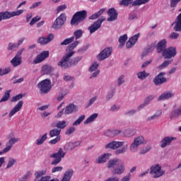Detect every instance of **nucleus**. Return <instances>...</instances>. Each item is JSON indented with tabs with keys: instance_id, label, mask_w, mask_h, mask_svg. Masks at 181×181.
<instances>
[{
	"instance_id": "obj_1",
	"label": "nucleus",
	"mask_w": 181,
	"mask_h": 181,
	"mask_svg": "<svg viewBox=\"0 0 181 181\" xmlns=\"http://www.w3.org/2000/svg\"><path fill=\"white\" fill-rule=\"evenodd\" d=\"M78 45V41H75L72 44L69 45L66 47V52L67 53L65 54V55L62 57V59L60 60V62L58 63V66L62 69H69L70 66H71V60H70V57L76 53L74 51V49L77 47Z\"/></svg>"
},
{
	"instance_id": "obj_2",
	"label": "nucleus",
	"mask_w": 181,
	"mask_h": 181,
	"mask_svg": "<svg viewBox=\"0 0 181 181\" xmlns=\"http://www.w3.org/2000/svg\"><path fill=\"white\" fill-rule=\"evenodd\" d=\"M107 169H113L112 173L113 175H122L125 172V163L119 158L110 159L106 165Z\"/></svg>"
},
{
	"instance_id": "obj_3",
	"label": "nucleus",
	"mask_w": 181,
	"mask_h": 181,
	"mask_svg": "<svg viewBox=\"0 0 181 181\" xmlns=\"http://www.w3.org/2000/svg\"><path fill=\"white\" fill-rule=\"evenodd\" d=\"M148 140L144 136H139L134 139L133 142L130 144L129 151L132 153H136L139 151L141 145H146Z\"/></svg>"
},
{
	"instance_id": "obj_4",
	"label": "nucleus",
	"mask_w": 181,
	"mask_h": 181,
	"mask_svg": "<svg viewBox=\"0 0 181 181\" xmlns=\"http://www.w3.org/2000/svg\"><path fill=\"white\" fill-rule=\"evenodd\" d=\"M87 18V11L86 10L76 12L71 20V25L77 26L78 23L85 21Z\"/></svg>"
},
{
	"instance_id": "obj_5",
	"label": "nucleus",
	"mask_w": 181,
	"mask_h": 181,
	"mask_svg": "<svg viewBox=\"0 0 181 181\" xmlns=\"http://www.w3.org/2000/svg\"><path fill=\"white\" fill-rule=\"evenodd\" d=\"M150 175L153 179L162 177L165 175V170L159 164H154L150 168Z\"/></svg>"
},
{
	"instance_id": "obj_6",
	"label": "nucleus",
	"mask_w": 181,
	"mask_h": 181,
	"mask_svg": "<svg viewBox=\"0 0 181 181\" xmlns=\"http://www.w3.org/2000/svg\"><path fill=\"white\" fill-rule=\"evenodd\" d=\"M41 94H47L52 90V81L50 79H44L37 85Z\"/></svg>"
},
{
	"instance_id": "obj_7",
	"label": "nucleus",
	"mask_w": 181,
	"mask_h": 181,
	"mask_svg": "<svg viewBox=\"0 0 181 181\" xmlns=\"http://www.w3.org/2000/svg\"><path fill=\"white\" fill-rule=\"evenodd\" d=\"M25 12L22 9L16 10V11H5L0 12V22L3 21H6L11 19V18H15V16H21Z\"/></svg>"
},
{
	"instance_id": "obj_8",
	"label": "nucleus",
	"mask_w": 181,
	"mask_h": 181,
	"mask_svg": "<svg viewBox=\"0 0 181 181\" xmlns=\"http://www.w3.org/2000/svg\"><path fill=\"white\" fill-rule=\"evenodd\" d=\"M66 156V152L63 151V148H60L57 153L50 155V158H54V159L51 162V165L56 166L62 162V159Z\"/></svg>"
},
{
	"instance_id": "obj_9",
	"label": "nucleus",
	"mask_w": 181,
	"mask_h": 181,
	"mask_svg": "<svg viewBox=\"0 0 181 181\" xmlns=\"http://www.w3.org/2000/svg\"><path fill=\"white\" fill-rule=\"evenodd\" d=\"M122 0L119 2V5H123L124 6H128L132 4V6H141V5H145V4H148L151 0ZM133 1V2H132Z\"/></svg>"
},
{
	"instance_id": "obj_10",
	"label": "nucleus",
	"mask_w": 181,
	"mask_h": 181,
	"mask_svg": "<svg viewBox=\"0 0 181 181\" xmlns=\"http://www.w3.org/2000/svg\"><path fill=\"white\" fill-rule=\"evenodd\" d=\"M66 21H67V17H66V14L62 13L58 18L54 21L52 28L55 30L62 29V27L64 23H66Z\"/></svg>"
},
{
	"instance_id": "obj_11",
	"label": "nucleus",
	"mask_w": 181,
	"mask_h": 181,
	"mask_svg": "<svg viewBox=\"0 0 181 181\" xmlns=\"http://www.w3.org/2000/svg\"><path fill=\"white\" fill-rule=\"evenodd\" d=\"M100 66V64L97 62H93L90 66L88 69L89 73H90V76L89 78H95L96 77H98V75L100 74V69H98V67Z\"/></svg>"
},
{
	"instance_id": "obj_12",
	"label": "nucleus",
	"mask_w": 181,
	"mask_h": 181,
	"mask_svg": "<svg viewBox=\"0 0 181 181\" xmlns=\"http://www.w3.org/2000/svg\"><path fill=\"white\" fill-rule=\"evenodd\" d=\"M104 21H105V17L102 16L96 21H95L92 25H90V26L88 27V30H89L91 35L92 33L97 32V30H98V29L101 28V25L103 24V22H104Z\"/></svg>"
},
{
	"instance_id": "obj_13",
	"label": "nucleus",
	"mask_w": 181,
	"mask_h": 181,
	"mask_svg": "<svg viewBox=\"0 0 181 181\" xmlns=\"http://www.w3.org/2000/svg\"><path fill=\"white\" fill-rule=\"evenodd\" d=\"M177 54V52L176 50V47H170L165 49L162 53L164 59H172V57H175Z\"/></svg>"
},
{
	"instance_id": "obj_14",
	"label": "nucleus",
	"mask_w": 181,
	"mask_h": 181,
	"mask_svg": "<svg viewBox=\"0 0 181 181\" xmlns=\"http://www.w3.org/2000/svg\"><path fill=\"white\" fill-rule=\"evenodd\" d=\"M111 53H112V49L110 47L105 48L99 54L97 55V59L99 62H102V60L108 59V57L111 56Z\"/></svg>"
},
{
	"instance_id": "obj_15",
	"label": "nucleus",
	"mask_w": 181,
	"mask_h": 181,
	"mask_svg": "<svg viewBox=\"0 0 181 181\" xmlns=\"http://www.w3.org/2000/svg\"><path fill=\"white\" fill-rule=\"evenodd\" d=\"M49 51H43L40 53L35 59H33L34 64H39V63H42L44 60H46L47 57H49Z\"/></svg>"
},
{
	"instance_id": "obj_16",
	"label": "nucleus",
	"mask_w": 181,
	"mask_h": 181,
	"mask_svg": "<svg viewBox=\"0 0 181 181\" xmlns=\"http://www.w3.org/2000/svg\"><path fill=\"white\" fill-rule=\"evenodd\" d=\"M125 145V141H111L105 146V149H118L121 146Z\"/></svg>"
},
{
	"instance_id": "obj_17",
	"label": "nucleus",
	"mask_w": 181,
	"mask_h": 181,
	"mask_svg": "<svg viewBox=\"0 0 181 181\" xmlns=\"http://www.w3.org/2000/svg\"><path fill=\"white\" fill-rule=\"evenodd\" d=\"M22 107H23V101L20 100L14 106V107H13L10 110V112L8 113V118H12V117H13V115H15V114H16L17 112H19V111H21V110H22Z\"/></svg>"
},
{
	"instance_id": "obj_18",
	"label": "nucleus",
	"mask_w": 181,
	"mask_h": 181,
	"mask_svg": "<svg viewBox=\"0 0 181 181\" xmlns=\"http://www.w3.org/2000/svg\"><path fill=\"white\" fill-rule=\"evenodd\" d=\"M77 111H78V106L73 103H70L65 107L64 115H70V114H76Z\"/></svg>"
},
{
	"instance_id": "obj_19",
	"label": "nucleus",
	"mask_w": 181,
	"mask_h": 181,
	"mask_svg": "<svg viewBox=\"0 0 181 181\" xmlns=\"http://www.w3.org/2000/svg\"><path fill=\"white\" fill-rule=\"evenodd\" d=\"M112 154L110 153H105L103 154H101L95 160V163H98V165H101V163H105L107 160L111 158Z\"/></svg>"
},
{
	"instance_id": "obj_20",
	"label": "nucleus",
	"mask_w": 181,
	"mask_h": 181,
	"mask_svg": "<svg viewBox=\"0 0 181 181\" xmlns=\"http://www.w3.org/2000/svg\"><path fill=\"white\" fill-rule=\"evenodd\" d=\"M140 35L141 34L139 33L133 35L132 37H130L126 44L127 48L131 49V47H134L136 42H138V39L139 38Z\"/></svg>"
},
{
	"instance_id": "obj_21",
	"label": "nucleus",
	"mask_w": 181,
	"mask_h": 181,
	"mask_svg": "<svg viewBox=\"0 0 181 181\" xmlns=\"http://www.w3.org/2000/svg\"><path fill=\"white\" fill-rule=\"evenodd\" d=\"M165 73L161 72L153 79V83L156 86H161L163 83H166V78H165Z\"/></svg>"
},
{
	"instance_id": "obj_22",
	"label": "nucleus",
	"mask_w": 181,
	"mask_h": 181,
	"mask_svg": "<svg viewBox=\"0 0 181 181\" xmlns=\"http://www.w3.org/2000/svg\"><path fill=\"white\" fill-rule=\"evenodd\" d=\"M107 15L109 16L107 18V22H114V21H117L118 18V13L114 8H110L107 11Z\"/></svg>"
},
{
	"instance_id": "obj_23",
	"label": "nucleus",
	"mask_w": 181,
	"mask_h": 181,
	"mask_svg": "<svg viewBox=\"0 0 181 181\" xmlns=\"http://www.w3.org/2000/svg\"><path fill=\"white\" fill-rule=\"evenodd\" d=\"M53 39H54V35H53V34H49L46 37H39L37 40V43H40V45H47V43H50Z\"/></svg>"
},
{
	"instance_id": "obj_24",
	"label": "nucleus",
	"mask_w": 181,
	"mask_h": 181,
	"mask_svg": "<svg viewBox=\"0 0 181 181\" xmlns=\"http://www.w3.org/2000/svg\"><path fill=\"white\" fill-rule=\"evenodd\" d=\"M167 44L168 41L166 40V39H163L159 41L156 46L157 53H163V52L166 50Z\"/></svg>"
},
{
	"instance_id": "obj_25",
	"label": "nucleus",
	"mask_w": 181,
	"mask_h": 181,
	"mask_svg": "<svg viewBox=\"0 0 181 181\" xmlns=\"http://www.w3.org/2000/svg\"><path fill=\"white\" fill-rule=\"evenodd\" d=\"M176 140L175 137L172 136H165L160 141L161 148H166V146H169L173 142V141Z\"/></svg>"
},
{
	"instance_id": "obj_26",
	"label": "nucleus",
	"mask_w": 181,
	"mask_h": 181,
	"mask_svg": "<svg viewBox=\"0 0 181 181\" xmlns=\"http://www.w3.org/2000/svg\"><path fill=\"white\" fill-rule=\"evenodd\" d=\"M175 95V93L172 91H166L162 93L158 98V101H165V100H169Z\"/></svg>"
},
{
	"instance_id": "obj_27",
	"label": "nucleus",
	"mask_w": 181,
	"mask_h": 181,
	"mask_svg": "<svg viewBox=\"0 0 181 181\" xmlns=\"http://www.w3.org/2000/svg\"><path fill=\"white\" fill-rule=\"evenodd\" d=\"M81 144V141H76L74 143L73 142L67 143L64 146V149H65V151H73L74 148H77V146H80Z\"/></svg>"
},
{
	"instance_id": "obj_28",
	"label": "nucleus",
	"mask_w": 181,
	"mask_h": 181,
	"mask_svg": "<svg viewBox=\"0 0 181 181\" xmlns=\"http://www.w3.org/2000/svg\"><path fill=\"white\" fill-rule=\"evenodd\" d=\"M136 134V129H126L123 131V135L126 138H131Z\"/></svg>"
},
{
	"instance_id": "obj_29",
	"label": "nucleus",
	"mask_w": 181,
	"mask_h": 181,
	"mask_svg": "<svg viewBox=\"0 0 181 181\" xmlns=\"http://www.w3.org/2000/svg\"><path fill=\"white\" fill-rule=\"evenodd\" d=\"M47 173V169L39 170L35 171L34 175L35 179L34 180H38L39 179L42 178V176H45Z\"/></svg>"
},
{
	"instance_id": "obj_30",
	"label": "nucleus",
	"mask_w": 181,
	"mask_h": 181,
	"mask_svg": "<svg viewBox=\"0 0 181 181\" xmlns=\"http://www.w3.org/2000/svg\"><path fill=\"white\" fill-rule=\"evenodd\" d=\"M54 69L49 64H45L41 67L42 74H50Z\"/></svg>"
},
{
	"instance_id": "obj_31",
	"label": "nucleus",
	"mask_w": 181,
	"mask_h": 181,
	"mask_svg": "<svg viewBox=\"0 0 181 181\" xmlns=\"http://www.w3.org/2000/svg\"><path fill=\"white\" fill-rule=\"evenodd\" d=\"M97 118H98V113H93L86 119L83 124L84 125H88V124H91V122H94Z\"/></svg>"
},
{
	"instance_id": "obj_32",
	"label": "nucleus",
	"mask_w": 181,
	"mask_h": 181,
	"mask_svg": "<svg viewBox=\"0 0 181 181\" xmlns=\"http://www.w3.org/2000/svg\"><path fill=\"white\" fill-rule=\"evenodd\" d=\"M181 115V105L177 107L176 110H173L170 114V119H175V118H177V117H180Z\"/></svg>"
},
{
	"instance_id": "obj_33",
	"label": "nucleus",
	"mask_w": 181,
	"mask_h": 181,
	"mask_svg": "<svg viewBox=\"0 0 181 181\" xmlns=\"http://www.w3.org/2000/svg\"><path fill=\"white\" fill-rule=\"evenodd\" d=\"M128 40V35L124 34L119 37V49H122L125 46V42Z\"/></svg>"
},
{
	"instance_id": "obj_34",
	"label": "nucleus",
	"mask_w": 181,
	"mask_h": 181,
	"mask_svg": "<svg viewBox=\"0 0 181 181\" xmlns=\"http://www.w3.org/2000/svg\"><path fill=\"white\" fill-rule=\"evenodd\" d=\"M46 139H47V133L43 134L40 138L37 139L35 141V145L37 146H40V145H43Z\"/></svg>"
},
{
	"instance_id": "obj_35",
	"label": "nucleus",
	"mask_w": 181,
	"mask_h": 181,
	"mask_svg": "<svg viewBox=\"0 0 181 181\" xmlns=\"http://www.w3.org/2000/svg\"><path fill=\"white\" fill-rule=\"evenodd\" d=\"M104 12H105V8H101L99 11L90 16L89 17V19H90L91 21H94L98 18H100V16H101V15L103 14Z\"/></svg>"
},
{
	"instance_id": "obj_36",
	"label": "nucleus",
	"mask_w": 181,
	"mask_h": 181,
	"mask_svg": "<svg viewBox=\"0 0 181 181\" xmlns=\"http://www.w3.org/2000/svg\"><path fill=\"white\" fill-rule=\"evenodd\" d=\"M67 125H69V122H66V120L59 121L56 124V127L58 129H64Z\"/></svg>"
},
{
	"instance_id": "obj_37",
	"label": "nucleus",
	"mask_w": 181,
	"mask_h": 181,
	"mask_svg": "<svg viewBox=\"0 0 181 181\" xmlns=\"http://www.w3.org/2000/svg\"><path fill=\"white\" fill-rule=\"evenodd\" d=\"M60 132H62V130L59 129H53L49 132V136L51 138H54V136H60Z\"/></svg>"
},
{
	"instance_id": "obj_38",
	"label": "nucleus",
	"mask_w": 181,
	"mask_h": 181,
	"mask_svg": "<svg viewBox=\"0 0 181 181\" xmlns=\"http://www.w3.org/2000/svg\"><path fill=\"white\" fill-rule=\"evenodd\" d=\"M22 63V58L21 57H15L12 60H11V64L14 67H16L17 66H19Z\"/></svg>"
},
{
	"instance_id": "obj_39",
	"label": "nucleus",
	"mask_w": 181,
	"mask_h": 181,
	"mask_svg": "<svg viewBox=\"0 0 181 181\" xmlns=\"http://www.w3.org/2000/svg\"><path fill=\"white\" fill-rule=\"evenodd\" d=\"M11 98V90H8L5 92L2 98L0 100V103H5V101H8Z\"/></svg>"
},
{
	"instance_id": "obj_40",
	"label": "nucleus",
	"mask_w": 181,
	"mask_h": 181,
	"mask_svg": "<svg viewBox=\"0 0 181 181\" xmlns=\"http://www.w3.org/2000/svg\"><path fill=\"white\" fill-rule=\"evenodd\" d=\"M136 76L139 80H145L148 76H149V74L146 73L145 71H140L136 74Z\"/></svg>"
},
{
	"instance_id": "obj_41",
	"label": "nucleus",
	"mask_w": 181,
	"mask_h": 181,
	"mask_svg": "<svg viewBox=\"0 0 181 181\" xmlns=\"http://www.w3.org/2000/svg\"><path fill=\"white\" fill-rule=\"evenodd\" d=\"M83 119H86V116L84 115L79 116L78 119L73 123V127H78V125H80V124L83 122Z\"/></svg>"
},
{
	"instance_id": "obj_42",
	"label": "nucleus",
	"mask_w": 181,
	"mask_h": 181,
	"mask_svg": "<svg viewBox=\"0 0 181 181\" xmlns=\"http://www.w3.org/2000/svg\"><path fill=\"white\" fill-rule=\"evenodd\" d=\"M83 33H84V31L83 30H76L74 33V37H75L76 40L78 39H81V37H83Z\"/></svg>"
},
{
	"instance_id": "obj_43",
	"label": "nucleus",
	"mask_w": 181,
	"mask_h": 181,
	"mask_svg": "<svg viewBox=\"0 0 181 181\" xmlns=\"http://www.w3.org/2000/svg\"><path fill=\"white\" fill-rule=\"evenodd\" d=\"M74 41V36H71V37L66 38L64 41H62L60 43V45L61 46H67V45H70V43H71Z\"/></svg>"
},
{
	"instance_id": "obj_44",
	"label": "nucleus",
	"mask_w": 181,
	"mask_h": 181,
	"mask_svg": "<svg viewBox=\"0 0 181 181\" xmlns=\"http://www.w3.org/2000/svg\"><path fill=\"white\" fill-rule=\"evenodd\" d=\"M155 49V44H151L148 45L145 49L144 54V56H146V54L153 52V49Z\"/></svg>"
},
{
	"instance_id": "obj_45",
	"label": "nucleus",
	"mask_w": 181,
	"mask_h": 181,
	"mask_svg": "<svg viewBox=\"0 0 181 181\" xmlns=\"http://www.w3.org/2000/svg\"><path fill=\"white\" fill-rule=\"evenodd\" d=\"M13 165H16V160L12 158H8V161L6 167V169H11V168H12Z\"/></svg>"
},
{
	"instance_id": "obj_46",
	"label": "nucleus",
	"mask_w": 181,
	"mask_h": 181,
	"mask_svg": "<svg viewBox=\"0 0 181 181\" xmlns=\"http://www.w3.org/2000/svg\"><path fill=\"white\" fill-rule=\"evenodd\" d=\"M128 151V144H126L124 146L117 149L116 151V155H119L121 153H125Z\"/></svg>"
},
{
	"instance_id": "obj_47",
	"label": "nucleus",
	"mask_w": 181,
	"mask_h": 181,
	"mask_svg": "<svg viewBox=\"0 0 181 181\" xmlns=\"http://www.w3.org/2000/svg\"><path fill=\"white\" fill-rule=\"evenodd\" d=\"M181 0H170V6L172 8V11H175V8L177 6L179 2H180Z\"/></svg>"
},
{
	"instance_id": "obj_48",
	"label": "nucleus",
	"mask_w": 181,
	"mask_h": 181,
	"mask_svg": "<svg viewBox=\"0 0 181 181\" xmlns=\"http://www.w3.org/2000/svg\"><path fill=\"white\" fill-rule=\"evenodd\" d=\"M171 63H172V61H170V60L164 61L163 63H162L159 66L158 69L160 70H163V69H166V67H168Z\"/></svg>"
},
{
	"instance_id": "obj_49",
	"label": "nucleus",
	"mask_w": 181,
	"mask_h": 181,
	"mask_svg": "<svg viewBox=\"0 0 181 181\" xmlns=\"http://www.w3.org/2000/svg\"><path fill=\"white\" fill-rule=\"evenodd\" d=\"M125 75L122 74L117 78V86H122L125 83Z\"/></svg>"
},
{
	"instance_id": "obj_50",
	"label": "nucleus",
	"mask_w": 181,
	"mask_h": 181,
	"mask_svg": "<svg viewBox=\"0 0 181 181\" xmlns=\"http://www.w3.org/2000/svg\"><path fill=\"white\" fill-rule=\"evenodd\" d=\"M11 73V68L10 67H6L5 69H0V77L1 76H5L8 74Z\"/></svg>"
},
{
	"instance_id": "obj_51",
	"label": "nucleus",
	"mask_w": 181,
	"mask_h": 181,
	"mask_svg": "<svg viewBox=\"0 0 181 181\" xmlns=\"http://www.w3.org/2000/svg\"><path fill=\"white\" fill-rule=\"evenodd\" d=\"M74 132H76V127H70L66 130L65 135H71V134H74Z\"/></svg>"
},
{
	"instance_id": "obj_52",
	"label": "nucleus",
	"mask_w": 181,
	"mask_h": 181,
	"mask_svg": "<svg viewBox=\"0 0 181 181\" xmlns=\"http://www.w3.org/2000/svg\"><path fill=\"white\" fill-rule=\"evenodd\" d=\"M19 141V138H16V137H13L11 138L8 142L7 143L9 146H11V147L13 146V145H15V144H16V142H18Z\"/></svg>"
},
{
	"instance_id": "obj_53",
	"label": "nucleus",
	"mask_w": 181,
	"mask_h": 181,
	"mask_svg": "<svg viewBox=\"0 0 181 181\" xmlns=\"http://www.w3.org/2000/svg\"><path fill=\"white\" fill-rule=\"evenodd\" d=\"M151 146H146V147H144L139 152L140 155H145V153H147V152H149L151 149Z\"/></svg>"
},
{
	"instance_id": "obj_54",
	"label": "nucleus",
	"mask_w": 181,
	"mask_h": 181,
	"mask_svg": "<svg viewBox=\"0 0 181 181\" xmlns=\"http://www.w3.org/2000/svg\"><path fill=\"white\" fill-rule=\"evenodd\" d=\"M169 38H170L171 40H176V39H178V38H179V33H176V32H173V33H172L170 35Z\"/></svg>"
},
{
	"instance_id": "obj_55",
	"label": "nucleus",
	"mask_w": 181,
	"mask_h": 181,
	"mask_svg": "<svg viewBox=\"0 0 181 181\" xmlns=\"http://www.w3.org/2000/svg\"><path fill=\"white\" fill-rule=\"evenodd\" d=\"M39 21H40V17H39V16L33 18L31 19V21L30 22V25L33 26V25H35V23H36L37 22H39Z\"/></svg>"
},
{
	"instance_id": "obj_56",
	"label": "nucleus",
	"mask_w": 181,
	"mask_h": 181,
	"mask_svg": "<svg viewBox=\"0 0 181 181\" xmlns=\"http://www.w3.org/2000/svg\"><path fill=\"white\" fill-rule=\"evenodd\" d=\"M22 97H23V95L22 94H18L16 96H13L11 98V103H16V101H19V100H21Z\"/></svg>"
},
{
	"instance_id": "obj_57",
	"label": "nucleus",
	"mask_w": 181,
	"mask_h": 181,
	"mask_svg": "<svg viewBox=\"0 0 181 181\" xmlns=\"http://www.w3.org/2000/svg\"><path fill=\"white\" fill-rule=\"evenodd\" d=\"M154 98L155 95H150L146 98V99L144 100V103H146V104L148 105V104H149L151 101H152Z\"/></svg>"
},
{
	"instance_id": "obj_58",
	"label": "nucleus",
	"mask_w": 181,
	"mask_h": 181,
	"mask_svg": "<svg viewBox=\"0 0 181 181\" xmlns=\"http://www.w3.org/2000/svg\"><path fill=\"white\" fill-rule=\"evenodd\" d=\"M120 107L119 105H113L111 106L110 111L111 112H116V111H118Z\"/></svg>"
},
{
	"instance_id": "obj_59",
	"label": "nucleus",
	"mask_w": 181,
	"mask_h": 181,
	"mask_svg": "<svg viewBox=\"0 0 181 181\" xmlns=\"http://www.w3.org/2000/svg\"><path fill=\"white\" fill-rule=\"evenodd\" d=\"M83 59V57L79 56V57H76L75 58H74L71 61V64H77V63H78V62H81V60Z\"/></svg>"
},
{
	"instance_id": "obj_60",
	"label": "nucleus",
	"mask_w": 181,
	"mask_h": 181,
	"mask_svg": "<svg viewBox=\"0 0 181 181\" xmlns=\"http://www.w3.org/2000/svg\"><path fill=\"white\" fill-rule=\"evenodd\" d=\"M66 8H67V5H66V4L59 6L57 8V13L63 12V11H64L66 9Z\"/></svg>"
},
{
	"instance_id": "obj_61",
	"label": "nucleus",
	"mask_w": 181,
	"mask_h": 181,
	"mask_svg": "<svg viewBox=\"0 0 181 181\" xmlns=\"http://www.w3.org/2000/svg\"><path fill=\"white\" fill-rule=\"evenodd\" d=\"M50 179H52L50 175H45L38 180H34V181H49Z\"/></svg>"
},
{
	"instance_id": "obj_62",
	"label": "nucleus",
	"mask_w": 181,
	"mask_h": 181,
	"mask_svg": "<svg viewBox=\"0 0 181 181\" xmlns=\"http://www.w3.org/2000/svg\"><path fill=\"white\" fill-rule=\"evenodd\" d=\"M61 138H62L61 136H57V137H56L55 139H54L49 141V144H50L51 145H56V144L60 142Z\"/></svg>"
},
{
	"instance_id": "obj_63",
	"label": "nucleus",
	"mask_w": 181,
	"mask_h": 181,
	"mask_svg": "<svg viewBox=\"0 0 181 181\" xmlns=\"http://www.w3.org/2000/svg\"><path fill=\"white\" fill-rule=\"evenodd\" d=\"M63 170V167L57 166L52 168V173H56V172H62Z\"/></svg>"
},
{
	"instance_id": "obj_64",
	"label": "nucleus",
	"mask_w": 181,
	"mask_h": 181,
	"mask_svg": "<svg viewBox=\"0 0 181 181\" xmlns=\"http://www.w3.org/2000/svg\"><path fill=\"white\" fill-rule=\"evenodd\" d=\"M131 180V173L127 174V175L122 177L120 181H130Z\"/></svg>"
}]
</instances>
